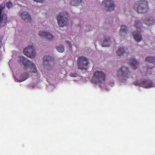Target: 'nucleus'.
I'll use <instances>...</instances> for the list:
<instances>
[{
	"mask_svg": "<svg viewBox=\"0 0 155 155\" xmlns=\"http://www.w3.org/2000/svg\"><path fill=\"white\" fill-rule=\"evenodd\" d=\"M131 71L128 67L122 66L117 70L116 77L119 80L125 81L130 77Z\"/></svg>",
	"mask_w": 155,
	"mask_h": 155,
	"instance_id": "nucleus-1",
	"label": "nucleus"
},
{
	"mask_svg": "<svg viewBox=\"0 0 155 155\" xmlns=\"http://www.w3.org/2000/svg\"><path fill=\"white\" fill-rule=\"evenodd\" d=\"M18 61L21 65H23L25 66V68L28 69L30 68V71L31 72L38 74V71L36 69V67L35 64L31 61H28L27 59L21 56L19 57Z\"/></svg>",
	"mask_w": 155,
	"mask_h": 155,
	"instance_id": "nucleus-2",
	"label": "nucleus"
},
{
	"mask_svg": "<svg viewBox=\"0 0 155 155\" xmlns=\"http://www.w3.org/2000/svg\"><path fill=\"white\" fill-rule=\"evenodd\" d=\"M69 17L67 12L65 11L62 12L58 14L56 19L60 27H64L67 25L69 22L68 19Z\"/></svg>",
	"mask_w": 155,
	"mask_h": 155,
	"instance_id": "nucleus-3",
	"label": "nucleus"
},
{
	"mask_svg": "<svg viewBox=\"0 0 155 155\" xmlns=\"http://www.w3.org/2000/svg\"><path fill=\"white\" fill-rule=\"evenodd\" d=\"M134 8L135 10L139 13H145L149 10L147 1H145L137 2L134 4Z\"/></svg>",
	"mask_w": 155,
	"mask_h": 155,
	"instance_id": "nucleus-4",
	"label": "nucleus"
},
{
	"mask_svg": "<svg viewBox=\"0 0 155 155\" xmlns=\"http://www.w3.org/2000/svg\"><path fill=\"white\" fill-rule=\"evenodd\" d=\"M77 66L81 70H87L88 68V62L87 57L84 56L79 57L77 60Z\"/></svg>",
	"mask_w": 155,
	"mask_h": 155,
	"instance_id": "nucleus-5",
	"label": "nucleus"
},
{
	"mask_svg": "<svg viewBox=\"0 0 155 155\" xmlns=\"http://www.w3.org/2000/svg\"><path fill=\"white\" fill-rule=\"evenodd\" d=\"M106 74L103 71H97L93 74L94 80L97 83L104 82L106 78Z\"/></svg>",
	"mask_w": 155,
	"mask_h": 155,
	"instance_id": "nucleus-6",
	"label": "nucleus"
},
{
	"mask_svg": "<svg viewBox=\"0 0 155 155\" xmlns=\"http://www.w3.org/2000/svg\"><path fill=\"white\" fill-rule=\"evenodd\" d=\"M24 54L28 57L34 58L36 56V51L33 45H28L25 49H24L23 51Z\"/></svg>",
	"mask_w": 155,
	"mask_h": 155,
	"instance_id": "nucleus-7",
	"label": "nucleus"
},
{
	"mask_svg": "<svg viewBox=\"0 0 155 155\" xmlns=\"http://www.w3.org/2000/svg\"><path fill=\"white\" fill-rule=\"evenodd\" d=\"M104 9L107 11H114L115 5L113 0H104L101 5Z\"/></svg>",
	"mask_w": 155,
	"mask_h": 155,
	"instance_id": "nucleus-8",
	"label": "nucleus"
},
{
	"mask_svg": "<svg viewBox=\"0 0 155 155\" xmlns=\"http://www.w3.org/2000/svg\"><path fill=\"white\" fill-rule=\"evenodd\" d=\"M137 84L140 86L145 88L152 87L155 86L153 82L150 80L143 79L138 81Z\"/></svg>",
	"mask_w": 155,
	"mask_h": 155,
	"instance_id": "nucleus-9",
	"label": "nucleus"
},
{
	"mask_svg": "<svg viewBox=\"0 0 155 155\" xmlns=\"http://www.w3.org/2000/svg\"><path fill=\"white\" fill-rule=\"evenodd\" d=\"M4 8L3 5H1L0 6V25H1V27L3 26L4 24L7 21L6 15L5 14H3L2 15V12Z\"/></svg>",
	"mask_w": 155,
	"mask_h": 155,
	"instance_id": "nucleus-10",
	"label": "nucleus"
},
{
	"mask_svg": "<svg viewBox=\"0 0 155 155\" xmlns=\"http://www.w3.org/2000/svg\"><path fill=\"white\" fill-rule=\"evenodd\" d=\"M39 35L42 38H46L50 40H51L54 38L55 37L49 32L41 31H40Z\"/></svg>",
	"mask_w": 155,
	"mask_h": 155,
	"instance_id": "nucleus-11",
	"label": "nucleus"
},
{
	"mask_svg": "<svg viewBox=\"0 0 155 155\" xmlns=\"http://www.w3.org/2000/svg\"><path fill=\"white\" fill-rule=\"evenodd\" d=\"M21 17L22 19L26 23H31L32 21V18L31 15L27 12H22Z\"/></svg>",
	"mask_w": 155,
	"mask_h": 155,
	"instance_id": "nucleus-12",
	"label": "nucleus"
},
{
	"mask_svg": "<svg viewBox=\"0 0 155 155\" xmlns=\"http://www.w3.org/2000/svg\"><path fill=\"white\" fill-rule=\"evenodd\" d=\"M128 53V50L125 47H120L117 49V53L118 55L119 56H124Z\"/></svg>",
	"mask_w": 155,
	"mask_h": 155,
	"instance_id": "nucleus-13",
	"label": "nucleus"
},
{
	"mask_svg": "<svg viewBox=\"0 0 155 155\" xmlns=\"http://www.w3.org/2000/svg\"><path fill=\"white\" fill-rule=\"evenodd\" d=\"M104 40L103 41V43H102V47H108L110 46L111 43V41L110 37L107 35H105Z\"/></svg>",
	"mask_w": 155,
	"mask_h": 155,
	"instance_id": "nucleus-14",
	"label": "nucleus"
},
{
	"mask_svg": "<svg viewBox=\"0 0 155 155\" xmlns=\"http://www.w3.org/2000/svg\"><path fill=\"white\" fill-rule=\"evenodd\" d=\"M139 63V61L136 60L135 57H132L129 61L130 65L134 69H136L138 68Z\"/></svg>",
	"mask_w": 155,
	"mask_h": 155,
	"instance_id": "nucleus-15",
	"label": "nucleus"
},
{
	"mask_svg": "<svg viewBox=\"0 0 155 155\" xmlns=\"http://www.w3.org/2000/svg\"><path fill=\"white\" fill-rule=\"evenodd\" d=\"M133 34L134 38L137 42L141 41L143 39V36L140 33V32L137 31H134Z\"/></svg>",
	"mask_w": 155,
	"mask_h": 155,
	"instance_id": "nucleus-16",
	"label": "nucleus"
},
{
	"mask_svg": "<svg viewBox=\"0 0 155 155\" xmlns=\"http://www.w3.org/2000/svg\"><path fill=\"white\" fill-rule=\"evenodd\" d=\"M128 31V29L126 25H123L121 26L120 32V34L121 36L124 37Z\"/></svg>",
	"mask_w": 155,
	"mask_h": 155,
	"instance_id": "nucleus-17",
	"label": "nucleus"
},
{
	"mask_svg": "<svg viewBox=\"0 0 155 155\" xmlns=\"http://www.w3.org/2000/svg\"><path fill=\"white\" fill-rule=\"evenodd\" d=\"M43 59H44L43 63H44V65L46 64V63H47V64H49V63L51 62V61H53L54 60L53 58L48 55L45 56L43 57Z\"/></svg>",
	"mask_w": 155,
	"mask_h": 155,
	"instance_id": "nucleus-18",
	"label": "nucleus"
},
{
	"mask_svg": "<svg viewBox=\"0 0 155 155\" xmlns=\"http://www.w3.org/2000/svg\"><path fill=\"white\" fill-rule=\"evenodd\" d=\"M155 20L152 17L144 19V23L147 25L150 26L154 23Z\"/></svg>",
	"mask_w": 155,
	"mask_h": 155,
	"instance_id": "nucleus-19",
	"label": "nucleus"
},
{
	"mask_svg": "<svg viewBox=\"0 0 155 155\" xmlns=\"http://www.w3.org/2000/svg\"><path fill=\"white\" fill-rule=\"evenodd\" d=\"M143 25L140 22V21L139 19H136L135 21L134 26L136 27L137 30L140 29L141 27Z\"/></svg>",
	"mask_w": 155,
	"mask_h": 155,
	"instance_id": "nucleus-20",
	"label": "nucleus"
},
{
	"mask_svg": "<svg viewBox=\"0 0 155 155\" xmlns=\"http://www.w3.org/2000/svg\"><path fill=\"white\" fill-rule=\"evenodd\" d=\"M145 61L147 62L155 63V57L148 56L146 58Z\"/></svg>",
	"mask_w": 155,
	"mask_h": 155,
	"instance_id": "nucleus-21",
	"label": "nucleus"
},
{
	"mask_svg": "<svg viewBox=\"0 0 155 155\" xmlns=\"http://www.w3.org/2000/svg\"><path fill=\"white\" fill-rule=\"evenodd\" d=\"M82 0H72L71 1V5L75 6H78L81 2Z\"/></svg>",
	"mask_w": 155,
	"mask_h": 155,
	"instance_id": "nucleus-22",
	"label": "nucleus"
},
{
	"mask_svg": "<svg viewBox=\"0 0 155 155\" xmlns=\"http://www.w3.org/2000/svg\"><path fill=\"white\" fill-rule=\"evenodd\" d=\"M28 77L29 74L28 73H24L21 76V81H24L26 80L28 78Z\"/></svg>",
	"mask_w": 155,
	"mask_h": 155,
	"instance_id": "nucleus-23",
	"label": "nucleus"
},
{
	"mask_svg": "<svg viewBox=\"0 0 155 155\" xmlns=\"http://www.w3.org/2000/svg\"><path fill=\"white\" fill-rule=\"evenodd\" d=\"M56 49L58 52L62 53L64 51V48L61 45H59L56 47Z\"/></svg>",
	"mask_w": 155,
	"mask_h": 155,
	"instance_id": "nucleus-24",
	"label": "nucleus"
},
{
	"mask_svg": "<svg viewBox=\"0 0 155 155\" xmlns=\"http://www.w3.org/2000/svg\"><path fill=\"white\" fill-rule=\"evenodd\" d=\"M152 69V68L151 67H147V73H146V76H149V75H148V72L149 73V74H150L151 73V70Z\"/></svg>",
	"mask_w": 155,
	"mask_h": 155,
	"instance_id": "nucleus-25",
	"label": "nucleus"
},
{
	"mask_svg": "<svg viewBox=\"0 0 155 155\" xmlns=\"http://www.w3.org/2000/svg\"><path fill=\"white\" fill-rule=\"evenodd\" d=\"M6 6L8 8H10L12 6V3L10 1L6 3Z\"/></svg>",
	"mask_w": 155,
	"mask_h": 155,
	"instance_id": "nucleus-26",
	"label": "nucleus"
},
{
	"mask_svg": "<svg viewBox=\"0 0 155 155\" xmlns=\"http://www.w3.org/2000/svg\"><path fill=\"white\" fill-rule=\"evenodd\" d=\"M35 1L43 3L45 2V0H33Z\"/></svg>",
	"mask_w": 155,
	"mask_h": 155,
	"instance_id": "nucleus-27",
	"label": "nucleus"
},
{
	"mask_svg": "<svg viewBox=\"0 0 155 155\" xmlns=\"http://www.w3.org/2000/svg\"><path fill=\"white\" fill-rule=\"evenodd\" d=\"M71 76L72 77H75L77 76V74H71Z\"/></svg>",
	"mask_w": 155,
	"mask_h": 155,
	"instance_id": "nucleus-28",
	"label": "nucleus"
},
{
	"mask_svg": "<svg viewBox=\"0 0 155 155\" xmlns=\"http://www.w3.org/2000/svg\"><path fill=\"white\" fill-rule=\"evenodd\" d=\"M87 31H90V30H91V29H88L87 28Z\"/></svg>",
	"mask_w": 155,
	"mask_h": 155,
	"instance_id": "nucleus-29",
	"label": "nucleus"
},
{
	"mask_svg": "<svg viewBox=\"0 0 155 155\" xmlns=\"http://www.w3.org/2000/svg\"><path fill=\"white\" fill-rule=\"evenodd\" d=\"M1 43H2L1 41V40H0V44H1Z\"/></svg>",
	"mask_w": 155,
	"mask_h": 155,
	"instance_id": "nucleus-30",
	"label": "nucleus"
},
{
	"mask_svg": "<svg viewBox=\"0 0 155 155\" xmlns=\"http://www.w3.org/2000/svg\"><path fill=\"white\" fill-rule=\"evenodd\" d=\"M146 68L145 67H144L143 68L145 70V69Z\"/></svg>",
	"mask_w": 155,
	"mask_h": 155,
	"instance_id": "nucleus-31",
	"label": "nucleus"
}]
</instances>
